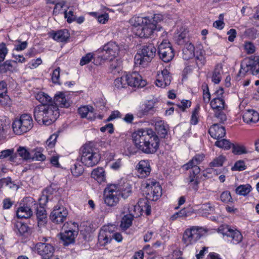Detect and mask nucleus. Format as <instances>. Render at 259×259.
<instances>
[{
    "instance_id": "obj_1",
    "label": "nucleus",
    "mask_w": 259,
    "mask_h": 259,
    "mask_svg": "<svg viewBox=\"0 0 259 259\" xmlns=\"http://www.w3.org/2000/svg\"><path fill=\"white\" fill-rule=\"evenodd\" d=\"M132 138L137 149L146 154H153L159 146V139L150 128H141L135 131Z\"/></svg>"
},
{
    "instance_id": "obj_2",
    "label": "nucleus",
    "mask_w": 259,
    "mask_h": 259,
    "mask_svg": "<svg viewBox=\"0 0 259 259\" xmlns=\"http://www.w3.org/2000/svg\"><path fill=\"white\" fill-rule=\"evenodd\" d=\"M161 15H155L153 19L148 17L135 16L129 20L132 28V31L136 36L140 38H148L156 28L154 20L161 18Z\"/></svg>"
},
{
    "instance_id": "obj_3",
    "label": "nucleus",
    "mask_w": 259,
    "mask_h": 259,
    "mask_svg": "<svg viewBox=\"0 0 259 259\" xmlns=\"http://www.w3.org/2000/svg\"><path fill=\"white\" fill-rule=\"evenodd\" d=\"M34 116L39 124H51L59 116L58 106L53 103L48 105H38L34 109Z\"/></svg>"
},
{
    "instance_id": "obj_4",
    "label": "nucleus",
    "mask_w": 259,
    "mask_h": 259,
    "mask_svg": "<svg viewBox=\"0 0 259 259\" xmlns=\"http://www.w3.org/2000/svg\"><path fill=\"white\" fill-rule=\"evenodd\" d=\"M204 158V155L203 154L196 155L190 161L183 166L184 169H191L187 182L190 187H191L195 191L198 190V182L197 176L200 171V168L198 165L203 161Z\"/></svg>"
},
{
    "instance_id": "obj_5",
    "label": "nucleus",
    "mask_w": 259,
    "mask_h": 259,
    "mask_svg": "<svg viewBox=\"0 0 259 259\" xmlns=\"http://www.w3.org/2000/svg\"><path fill=\"white\" fill-rule=\"evenodd\" d=\"M208 232L206 228L193 226L187 228L184 232L182 242L185 246L192 245Z\"/></svg>"
},
{
    "instance_id": "obj_6",
    "label": "nucleus",
    "mask_w": 259,
    "mask_h": 259,
    "mask_svg": "<svg viewBox=\"0 0 259 259\" xmlns=\"http://www.w3.org/2000/svg\"><path fill=\"white\" fill-rule=\"evenodd\" d=\"M116 226L113 224L103 226L100 230L98 241L101 246L109 243L113 238L118 242H121L123 238L120 233H115Z\"/></svg>"
},
{
    "instance_id": "obj_7",
    "label": "nucleus",
    "mask_w": 259,
    "mask_h": 259,
    "mask_svg": "<svg viewBox=\"0 0 259 259\" xmlns=\"http://www.w3.org/2000/svg\"><path fill=\"white\" fill-rule=\"evenodd\" d=\"M12 129L17 135H23L29 131L33 126V120L30 114H23L13 121Z\"/></svg>"
},
{
    "instance_id": "obj_8",
    "label": "nucleus",
    "mask_w": 259,
    "mask_h": 259,
    "mask_svg": "<svg viewBox=\"0 0 259 259\" xmlns=\"http://www.w3.org/2000/svg\"><path fill=\"white\" fill-rule=\"evenodd\" d=\"M78 159L84 166L92 167L99 163L100 156L95 148L89 145H85L80 149V156Z\"/></svg>"
},
{
    "instance_id": "obj_9",
    "label": "nucleus",
    "mask_w": 259,
    "mask_h": 259,
    "mask_svg": "<svg viewBox=\"0 0 259 259\" xmlns=\"http://www.w3.org/2000/svg\"><path fill=\"white\" fill-rule=\"evenodd\" d=\"M195 57L196 64L200 67L204 65L205 59L204 52L201 48H195L194 45L190 42L185 44L183 50V58L184 60H188Z\"/></svg>"
},
{
    "instance_id": "obj_10",
    "label": "nucleus",
    "mask_w": 259,
    "mask_h": 259,
    "mask_svg": "<svg viewBox=\"0 0 259 259\" xmlns=\"http://www.w3.org/2000/svg\"><path fill=\"white\" fill-rule=\"evenodd\" d=\"M141 187L147 199L150 200L156 201L162 195L161 187L155 180H147L142 183Z\"/></svg>"
},
{
    "instance_id": "obj_11",
    "label": "nucleus",
    "mask_w": 259,
    "mask_h": 259,
    "mask_svg": "<svg viewBox=\"0 0 259 259\" xmlns=\"http://www.w3.org/2000/svg\"><path fill=\"white\" fill-rule=\"evenodd\" d=\"M77 234V224L72 222H66L63 226L62 232L60 233V239L64 245H68L74 243Z\"/></svg>"
},
{
    "instance_id": "obj_12",
    "label": "nucleus",
    "mask_w": 259,
    "mask_h": 259,
    "mask_svg": "<svg viewBox=\"0 0 259 259\" xmlns=\"http://www.w3.org/2000/svg\"><path fill=\"white\" fill-rule=\"evenodd\" d=\"M120 196L115 184L107 186L104 190L103 198L105 203L109 206H115L119 202Z\"/></svg>"
},
{
    "instance_id": "obj_13",
    "label": "nucleus",
    "mask_w": 259,
    "mask_h": 259,
    "mask_svg": "<svg viewBox=\"0 0 259 259\" xmlns=\"http://www.w3.org/2000/svg\"><path fill=\"white\" fill-rule=\"evenodd\" d=\"M259 72V57L252 56L243 60L241 64L239 73L245 75L250 73L256 75Z\"/></svg>"
},
{
    "instance_id": "obj_14",
    "label": "nucleus",
    "mask_w": 259,
    "mask_h": 259,
    "mask_svg": "<svg viewBox=\"0 0 259 259\" xmlns=\"http://www.w3.org/2000/svg\"><path fill=\"white\" fill-rule=\"evenodd\" d=\"M218 232L222 234L224 239H227L234 244L240 242L243 238L239 231L228 225H223L220 226L218 229Z\"/></svg>"
},
{
    "instance_id": "obj_15",
    "label": "nucleus",
    "mask_w": 259,
    "mask_h": 259,
    "mask_svg": "<svg viewBox=\"0 0 259 259\" xmlns=\"http://www.w3.org/2000/svg\"><path fill=\"white\" fill-rule=\"evenodd\" d=\"M101 53L100 57L103 60L112 61L118 56L119 46L114 41H109L99 50Z\"/></svg>"
},
{
    "instance_id": "obj_16",
    "label": "nucleus",
    "mask_w": 259,
    "mask_h": 259,
    "mask_svg": "<svg viewBox=\"0 0 259 259\" xmlns=\"http://www.w3.org/2000/svg\"><path fill=\"white\" fill-rule=\"evenodd\" d=\"M34 248L43 259H59L58 256L54 254L55 247L50 243L39 242L35 245Z\"/></svg>"
},
{
    "instance_id": "obj_17",
    "label": "nucleus",
    "mask_w": 259,
    "mask_h": 259,
    "mask_svg": "<svg viewBox=\"0 0 259 259\" xmlns=\"http://www.w3.org/2000/svg\"><path fill=\"white\" fill-rule=\"evenodd\" d=\"M158 52L160 58L164 62H168L174 57V50L169 41L163 39L158 46Z\"/></svg>"
},
{
    "instance_id": "obj_18",
    "label": "nucleus",
    "mask_w": 259,
    "mask_h": 259,
    "mask_svg": "<svg viewBox=\"0 0 259 259\" xmlns=\"http://www.w3.org/2000/svg\"><path fill=\"white\" fill-rule=\"evenodd\" d=\"M145 213L148 215L151 213V206L146 199H140L137 204L129 208V213L134 218H137Z\"/></svg>"
},
{
    "instance_id": "obj_19",
    "label": "nucleus",
    "mask_w": 259,
    "mask_h": 259,
    "mask_svg": "<svg viewBox=\"0 0 259 259\" xmlns=\"http://www.w3.org/2000/svg\"><path fill=\"white\" fill-rule=\"evenodd\" d=\"M78 113L82 118L92 121L95 120L97 118H102V116L97 115L94 108L90 105L82 106L78 109Z\"/></svg>"
},
{
    "instance_id": "obj_20",
    "label": "nucleus",
    "mask_w": 259,
    "mask_h": 259,
    "mask_svg": "<svg viewBox=\"0 0 259 259\" xmlns=\"http://www.w3.org/2000/svg\"><path fill=\"white\" fill-rule=\"evenodd\" d=\"M68 214L66 208L63 206H56L50 214L51 220L57 224L62 223Z\"/></svg>"
},
{
    "instance_id": "obj_21",
    "label": "nucleus",
    "mask_w": 259,
    "mask_h": 259,
    "mask_svg": "<svg viewBox=\"0 0 259 259\" xmlns=\"http://www.w3.org/2000/svg\"><path fill=\"white\" fill-rule=\"evenodd\" d=\"M171 76L167 69L157 72L155 80L157 87L164 88L168 85L171 82Z\"/></svg>"
},
{
    "instance_id": "obj_22",
    "label": "nucleus",
    "mask_w": 259,
    "mask_h": 259,
    "mask_svg": "<svg viewBox=\"0 0 259 259\" xmlns=\"http://www.w3.org/2000/svg\"><path fill=\"white\" fill-rule=\"evenodd\" d=\"M128 86L134 88H142L146 85V81L137 72L126 73Z\"/></svg>"
},
{
    "instance_id": "obj_23",
    "label": "nucleus",
    "mask_w": 259,
    "mask_h": 259,
    "mask_svg": "<svg viewBox=\"0 0 259 259\" xmlns=\"http://www.w3.org/2000/svg\"><path fill=\"white\" fill-rule=\"evenodd\" d=\"M157 102V99L156 98L145 101L142 106L138 110L137 112V116L140 118H142L149 113H153Z\"/></svg>"
},
{
    "instance_id": "obj_24",
    "label": "nucleus",
    "mask_w": 259,
    "mask_h": 259,
    "mask_svg": "<svg viewBox=\"0 0 259 259\" xmlns=\"http://www.w3.org/2000/svg\"><path fill=\"white\" fill-rule=\"evenodd\" d=\"M118 189L120 197L127 198L132 194V185L126 179H121L119 183L115 184Z\"/></svg>"
},
{
    "instance_id": "obj_25",
    "label": "nucleus",
    "mask_w": 259,
    "mask_h": 259,
    "mask_svg": "<svg viewBox=\"0 0 259 259\" xmlns=\"http://www.w3.org/2000/svg\"><path fill=\"white\" fill-rule=\"evenodd\" d=\"M91 177L100 185L106 183V172L102 167L93 169L91 173Z\"/></svg>"
},
{
    "instance_id": "obj_26",
    "label": "nucleus",
    "mask_w": 259,
    "mask_h": 259,
    "mask_svg": "<svg viewBox=\"0 0 259 259\" xmlns=\"http://www.w3.org/2000/svg\"><path fill=\"white\" fill-rule=\"evenodd\" d=\"M136 169L142 178L148 176L151 171L150 163L147 160H142L139 162L136 166Z\"/></svg>"
},
{
    "instance_id": "obj_27",
    "label": "nucleus",
    "mask_w": 259,
    "mask_h": 259,
    "mask_svg": "<svg viewBox=\"0 0 259 259\" xmlns=\"http://www.w3.org/2000/svg\"><path fill=\"white\" fill-rule=\"evenodd\" d=\"M243 120L247 124L255 123L259 120V113L254 110H247L244 112Z\"/></svg>"
},
{
    "instance_id": "obj_28",
    "label": "nucleus",
    "mask_w": 259,
    "mask_h": 259,
    "mask_svg": "<svg viewBox=\"0 0 259 259\" xmlns=\"http://www.w3.org/2000/svg\"><path fill=\"white\" fill-rule=\"evenodd\" d=\"M209 133L213 139H220L226 135L225 128L220 124H214L209 129Z\"/></svg>"
},
{
    "instance_id": "obj_29",
    "label": "nucleus",
    "mask_w": 259,
    "mask_h": 259,
    "mask_svg": "<svg viewBox=\"0 0 259 259\" xmlns=\"http://www.w3.org/2000/svg\"><path fill=\"white\" fill-rule=\"evenodd\" d=\"M51 37L58 42L66 41L69 37L70 34L66 29H62L57 31H53L50 33Z\"/></svg>"
},
{
    "instance_id": "obj_30",
    "label": "nucleus",
    "mask_w": 259,
    "mask_h": 259,
    "mask_svg": "<svg viewBox=\"0 0 259 259\" xmlns=\"http://www.w3.org/2000/svg\"><path fill=\"white\" fill-rule=\"evenodd\" d=\"M35 99L40 103V105H48L53 103L52 98L47 94L42 91H39L35 94Z\"/></svg>"
},
{
    "instance_id": "obj_31",
    "label": "nucleus",
    "mask_w": 259,
    "mask_h": 259,
    "mask_svg": "<svg viewBox=\"0 0 259 259\" xmlns=\"http://www.w3.org/2000/svg\"><path fill=\"white\" fill-rule=\"evenodd\" d=\"M54 101V105L58 107L67 108L69 106V103L67 100L64 93L62 92H59L55 95Z\"/></svg>"
},
{
    "instance_id": "obj_32",
    "label": "nucleus",
    "mask_w": 259,
    "mask_h": 259,
    "mask_svg": "<svg viewBox=\"0 0 259 259\" xmlns=\"http://www.w3.org/2000/svg\"><path fill=\"white\" fill-rule=\"evenodd\" d=\"M155 128L161 137H164L167 134L168 126L163 120L157 119L155 123Z\"/></svg>"
},
{
    "instance_id": "obj_33",
    "label": "nucleus",
    "mask_w": 259,
    "mask_h": 259,
    "mask_svg": "<svg viewBox=\"0 0 259 259\" xmlns=\"http://www.w3.org/2000/svg\"><path fill=\"white\" fill-rule=\"evenodd\" d=\"M128 86L126 73H124L121 77L114 80L113 87L114 90H120Z\"/></svg>"
},
{
    "instance_id": "obj_34",
    "label": "nucleus",
    "mask_w": 259,
    "mask_h": 259,
    "mask_svg": "<svg viewBox=\"0 0 259 259\" xmlns=\"http://www.w3.org/2000/svg\"><path fill=\"white\" fill-rule=\"evenodd\" d=\"M32 215V211L30 204L29 206L24 205L20 207L17 211V216L20 219H28Z\"/></svg>"
},
{
    "instance_id": "obj_35",
    "label": "nucleus",
    "mask_w": 259,
    "mask_h": 259,
    "mask_svg": "<svg viewBox=\"0 0 259 259\" xmlns=\"http://www.w3.org/2000/svg\"><path fill=\"white\" fill-rule=\"evenodd\" d=\"M44 148L40 147H37L33 149L31 152V161H44L46 159V156L43 154Z\"/></svg>"
},
{
    "instance_id": "obj_36",
    "label": "nucleus",
    "mask_w": 259,
    "mask_h": 259,
    "mask_svg": "<svg viewBox=\"0 0 259 259\" xmlns=\"http://www.w3.org/2000/svg\"><path fill=\"white\" fill-rule=\"evenodd\" d=\"M135 63L137 66L145 67L151 62L146 58L140 50L138 51L134 58Z\"/></svg>"
},
{
    "instance_id": "obj_37",
    "label": "nucleus",
    "mask_w": 259,
    "mask_h": 259,
    "mask_svg": "<svg viewBox=\"0 0 259 259\" xmlns=\"http://www.w3.org/2000/svg\"><path fill=\"white\" fill-rule=\"evenodd\" d=\"M210 105L214 112L217 113L224 108L225 101L223 98H212Z\"/></svg>"
},
{
    "instance_id": "obj_38",
    "label": "nucleus",
    "mask_w": 259,
    "mask_h": 259,
    "mask_svg": "<svg viewBox=\"0 0 259 259\" xmlns=\"http://www.w3.org/2000/svg\"><path fill=\"white\" fill-rule=\"evenodd\" d=\"M144 56L150 61L155 56L156 48L152 46H144L139 50Z\"/></svg>"
},
{
    "instance_id": "obj_39",
    "label": "nucleus",
    "mask_w": 259,
    "mask_h": 259,
    "mask_svg": "<svg viewBox=\"0 0 259 259\" xmlns=\"http://www.w3.org/2000/svg\"><path fill=\"white\" fill-rule=\"evenodd\" d=\"M18 155L25 161L30 160L31 154L28 148L25 146H19L17 149Z\"/></svg>"
},
{
    "instance_id": "obj_40",
    "label": "nucleus",
    "mask_w": 259,
    "mask_h": 259,
    "mask_svg": "<svg viewBox=\"0 0 259 259\" xmlns=\"http://www.w3.org/2000/svg\"><path fill=\"white\" fill-rule=\"evenodd\" d=\"M223 73V65L218 64L215 66L212 75V81L214 83H219L222 78V74Z\"/></svg>"
},
{
    "instance_id": "obj_41",
    "label": "nucleus",
    "mask_w": 259,
    "mask_h": 259,
    "mask_svg": "<svg viewBox=\"0 0 259 259\" xmlns=\"http://www.w3.org/2000/svg\"><path fill=\"white\" fill-rule=\"evenodd\" d=\"M58 138V135L56 134H53L51 135L49 138L47 140L46 143V148L49 154H52L54 148L56 141Z\"/></svg>"
},
{
    "instance_id": "obj_42",
    "label": "nucleus",
    "mask_w": 259,
    "mask_h": 259,
    "mask_svg": "<svg viewBox=\"0 0 259 259\" xmlns=\"http://www.w3.org/2000/svg\"><path fill=\"white\" fill-rule=\"evenodd\" d=\"M199 213L204 217H207L209 213L214 211L213 205L210 203L203 204L198 210Z\"/></svg>"
},
{
    "instance_id": "obj_43",
    "label": "nucleus",
    "mask_w": 259,
    "mask_h": 259,
    "mask_svg": "<svg viewBox=\"0 0 259 259\" xmlns=\"http://www.w3.org/2000/svg\"><path fill=\"white\" fill-rule=\"evenodd\" d=\"M231 148L232 153L235 155H242L249 152L246 147L242 144H232Z\"/></svg>"
},
{
    "instance_id": "obj_44",
    "label": "nucleus",
    "mask_w": 259,
    "mask_h": 259,
    "mask_svg": "<svg viewBox=\"0 0 259 259\" xmlns=\"http://www.w3.org/2000/svg\"><path fill=\"white\" fill-rule=\"evenodd\" d=\"M252 190L249 184L240 185L235 190L237 194L242 196L247 195Z\"/></svg>"
},
{
    "instance_id": "obj_45",
    "label": "nucleus",
    "mask_w": 259,
    "mask_h": 259,
    "mask_svg": "<svg viewBox=\"0 0 259 259\" xmlns=\"http://www.w3.org/2000/svg\"><path fill=\"white\" fill-rule=\"evenodd\" d=\"M133 218V216L130 213L124 215L121 221L120 227L123 230L128 228L132 224Z\"/></svg>"
},
{
    "instance_id": "obj_46",
    "label": "nucleus",
    "mask_w": 259,
    "mask_h": 259,
    "mask_svg": "<svg viewBox=\"0 0 259 259\" xmlns=\"http://www.w3.org/2000/svg\"><path fill=\"white\" fill-rule=\"evenodd\" d=\"M65 2L64 1H61L57 2L55 4V7L53 10L54 15H58L64 13L65 11L67 10V8L65 6Z\"/></svg>"
},
{
    "instance_id": "obj_47",
    "label": "nucleus",
    "mask_w": 259,
    "mask_h": 259,
    "mask_svg": "<svg viewBox=\"0 0 259 259\" xmlns=\"http://www.w3.org/2000/svg\"><path fill=\"white\" fill-rule=\"evenodd\" d=\"M200 107L199 105H197L192 113V115L190 119V123L191 124L196 125L198 123L200 118Z\"/></svg>"
},
{
    "instance_id": "obj_48",
    "label": "nucleus",
    "mask_w": 259,
    "mask_h": 259,
    "mask_svg": "<svg viewBox=\"0 0 259 259\" xmlns=\"http://www.w3.org/2000/svg\"><path fill=\"white\" fill-rule=\"evenodd\" d=\"M36 214L38 221H44L47 218L46 211L45 207L40 205L38 207L37 204Z\"/></svg>"
},
{
    "instance_id": "obj_49",
    "label": "nucleus",
    "mask_w": 259,
    "mask_h": 259,
    "mask_svg": "<svg viewBox=\"0 0 259 259\" xmlns=\"http://www.w3.org/2000/svg\"><path fill=\"white\" fill-rule=\"evenodd\" d=\"M225 160V157L223 155H220L216 157L209 163V166L214 168L221 167L223 165Z\"/></svg>"
},
{
    "instance_id": "obj_50",
    "label": "nucleus",
    "mask_w": 259,
    "mask_h": 259,
    "mask_svg": "<svg viewBox=\"0 0 259 259\" xmlns=\"http://www.w3.org/2000/svg\"><path fill=\"white\" fill-rule=\"evenodd\" d=\"M71 170L73 176L78 177L83 173L84 168L82 165L76 163L72 166Z\"/></svg>"
},
{
    "instance_id": "obj_51",
    "label": "nucleus",
    "mask_w": 259,
    "mask_h": 259,
    "mask_svg": "<svg viewBox=\"0 0 259 259\" xmlns=\"http://www.w3.org/2000/svg\"><path fill=\"white\" fill-rule=\"evenodd\" d=\"M75 15L72 9L67 8L64 13V17L68 23H71L75 20Z\"/></svg>"
},
{
    "instance_id": "obj_52",
    "label": "nucleus",
    "mask_w": 259,
    "mask_h": 259,
    "mask_svg": "<svg viewBox=\"0 0 259 259\" xmlns=\"http://www.w3.org/2000/svg\"><path fill=\"white\" fill-rule=\"evenodd\" d=\"M215 145L221 148L229 149L231 148L232 144L229 141L226 139H218L215 143Z\"/></svg>"
},
{
    "instance_id": "obj_53",
    "label": "nucleus",
    "mask_w": 259,
    "mask_h": 259,
    "mask_svg": "<svg viewBox=\"0 0 259 259\" xmlns=\"http://www.w3.org/2000/svg\"><path fill=\"white\" fill-rule=\"evenodd\" d=\"M246 168V165L243 160H239L237 161L231 167V170L233 171H242L245 170Z\"/></svg>"
},
{
    "instance_id": "obj_54",
    "label": "nucleus",
    "mask_w": 259,
    "mask_h": 259,
    "mask_svg": "<svg viewBox=\"0 0 259 259\" xmlns=\"http://www.w3.org/2000/svg\"><path fill=\"white\" fill-rule=\"evenodd\" d=\"M14 150L13 149H6L0 152V159H3L9 157H10V160L13 161L14 158L13 154H14Z\"/></svg>"
},
{
    "instance_id": "obj_55",
    "label": "nucleus",
    "mask_w": 259,
    "mask_h": 259,
    "mask_svg": "<svg viewBox=\"0 0 259 259\" xmlns=\"http://www.w3.org/2000/svg\"><path fill=\"white\" fill-rule=\"evenodd\" d=\"M49 155L51 156L50 162L52 165L56 167H60L61 166L59 162L60 155L56 153L55 151L53 152L52 154Z\"/></svg>"
},
{
    "instance_id": "obj_56",
    "label": "nucleus",
    "mask_w": 259,
    "mask_h": 259,
    "mask_svg": "<svg viewBox=\"0 0 259 259\" xmlns=\"http://www.w3.org/2000/svg\"><path fill=\"white\" fill-rule=\"evenodd\" d=\"M123 164L122 159L118 158L110 164V168L115 171L119 170L122 167Z\"/></svg>"
},
{
    "instance_id": "obj_57",
    "label": "nucleus",
    "mask_w": 259,
    "mask_h": 259,
    "mask_svg": "<svg viewBox=\"0 0 259 259\" xmlns=\"http://www.w3.org/2000/svg\"><path fill=\"white\" fill-rule=\"evenodd\" d=\"M16 228L20 235H22L28 231V227L22 222H17L16 224Z\"/></svg>"
},
{
    "instance_id": "obj_58",
    "label": "nucleus",
    "mask_w": 259,
    "mask_h": 259,
    "mask_svg": "<svg viewBox=\"0 0 259 259\" xmlns=\"http://www.w3.org/2000/svg\"><path fill=\"white\" fill-rule=\"evenodd\" d=\"M109 61L110 62V68L112 71L116 69L118 70V68H120L122 63L121 59L118 58V56L113 60Z\"/></svg>"
},
{
    "instance_id": "obj_59",
    "label": "nucleus",
    "mask_w": 259,
    "mask_h": 259,
    "mask_svg": "<svg viewBox=\"0 0 259 259\" xmlns=\"http://www.w3.org/2000/svg\"><path fill=\"white\" fill-rule=\"evenodd\" d=\"M220 200L224 203H227L232 201L230 192L228 191L223 192L220 196Z\"/></svg>"
},
{
    "instance_id": "obj_60",
    "label": "nucleus",
    "mask_w": 259,
    "mask_h": 259,
    "mask_svg": "<svg viewBox=\"0 0 259 259\" xmlns=\"http://www.w3.org/2000/svg\"><path fill=\"white\" fill-rule=\"evenodd\" d=\"M42 63V60L40 58L36 59L31 60L27 64V66L31 69L36 68L39 65Z\"/></svg>"
},
{
    "instance_id": "obj_61",
    "label": "nucleus",
    "mask_w": 259,
    "mask_h": 259,
    "mask_svg": "<svg viewBox=\"0 0 259 259\" xmlns=\"http://www.w3.org/2000/svg\"><path fill=\"white\" fill-rule=\"evenodd\" d=\"M28 45V43L26 41H20L17 40L15 42L14 45V49L17 51H22L25 50Z\"/></svg>"
},
{
    "instance_id": "obj_62",
    "label": "nucleus",
    "mask_w": 259,
    "mask_h": 259,
    "mask_svg": "<svg viewBox=\"0 0 259 259\" xmlns=\"http://www.w3.org/2000/svg\"><path fill=\"white\" fill-rule=\"evenodd\" d=\"M14 63L13 61L8 60L6 61L1 66L2 67L1 69V72H4L7 71H12L14 69Z\"/></svg>"
},
{
    "instance_id": "obj_63",
    "label": "nucleus",
    "mask_w": 259,
    "mask_h": 259,
    "mask_svg": "<svg viewBox=\"0 0 259 259\" xmlns=\"http://www.w3.org/2000/svg\"><path fill=\"white\" fill-rule=\"evenodd\" d=\"M93 59V54L92 53H88L84 56H83L80 59L79 64L81 66H83L90 63Z\"/></svg>"
},
{
    "instance_id": "obj_64",
    "label": "nucleus",
    "mask_w": 259,
    "mask_h": 259,
    "mask_svg": "<svg viewBox=\"0 0 259 259\" xmlns=\"http://www.w3.org/2000/svg\"><path fill=\"white\" fill-rule=\"evenodd\" d=\"M187 216V210L182 209L180 211L175 213L170 217V220L174 221L178 218H184Z\"/></svg>"
}]
</instances>
